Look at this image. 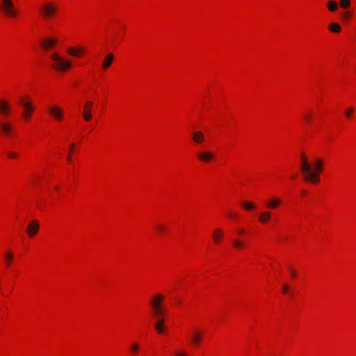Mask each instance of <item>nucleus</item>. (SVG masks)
Returning <instances> with one entry per match:
<instances>
[{"mask_svg":"<svg viewBox=\"0 0 356 356\" xmlns=\"http://www.w3.org/2000/svg\"><path fill=\"white\" fill-rule=\"evenodd\" d=\"M353 110H354L353 108H350L348 110H347L345 113L346 116L347 118H350Z\"/></svg>","mask_w":356,"mask_h":356,"instance_id":"30","label":"nucleus"},{"mask_svg":"<svg viewBox=\"0 0 356 356\" xmlns=\"http://www.w3.org/2000/svg\"><path fill=\"white\" fill-rule=\"evenodd\" d=\"M323 161L317 158L313 166L309 162L307 156L302 154L300 156V170L304 175L305 180L312 184H318L320 181L319 174L322 172Z\"/></svg>","mask_w":356,"mask_h":356,"instance_id":"1","label":"nucleus"},{"mask_svg":"<svg viewBox=\"0 0 356 356\" xmlns=\"http://www.w3.org/2000/svg\"><path fill=\"white\" fill-rule=\"evenodd\" d=\"M233 245L236 249H242L245 247V243L238 239H234L232 241Z\"/></svg>","mask_w":356,"mask_h":356,"instance_id":"27","label":"nucleus"},{"mask_svg":"<svg viewBox=\"0 0 356 356\" xmlns=\"http://www.w3.org/2000/svg\"><path fill=\"white\" fill-rule=\"evenodd\" d=\"M19 104L23 107L22 116L24 120L27 121L30 118L34 106L31 100L28 97H23Z\"/></svg>","mask_w":356,"mask_h":356,"instance_id":"5","label":"nucleus"},{"mask_svg":"<svg viewBox=\"0 0 356 356\" xmlns=\"http://www.w3.org/2000/svg\"><path fill=\"white\" fill-rule=\"evenodd\" d=\"M13 130V125L6 121L0 122V131L5 136H10Z\"/></svg>","mask_w":356,"mask_h":356,"instance_id":"9","label":"nucleus"},{"mask_svg":"<svg viewBox=\"0 0 356 356\" xmlns=\"http://www.w3.org/2000/svg\"><path fill=\"white\" fill-rule=\"evenodd\" d=\"M282 204L280 197H273L266 202V206L268 209H276Z\"/></svg>","mask_w":356,"mask_h":356,"instance_id":"15","label":"nucleus"},{"mask_svg":"<svg viewBox=\"0 0 356 356\" xmlns=\"http://www.w3.org/2000/svg\"><path fill=\"white\" fill-rule=\"evenodd\" d=\"M241 206L243 208L247 211L252 210L255 208L256 205L252 202L248 201H243L241 203Z\"/></svg>","mask_w":356,"mask_h":356,"instance_id":"23","label":"nucleus"},{"mask_svg":"<svg viewBox=\"0 0 356 356\" xmlns=\"http://www.w3.org/2000/svg\"><path fill=\"white\" fill-rule=\"evenodd\" d=\"M83 49L81 47L75 49L70 47L67 49V52L69 55L73 56H79L80 53L83 52Z\"/></svg>","mask_w":356,"mask_h":356,"instance_id":"20","label":"nucleus"},{"mask_svg":"<svg viewBox=\"0 0 356 356\" xmlns=\"http://www.w3.org/2000/svg\"><path fill=\"white\" fill-rule=\"evenodd\" d=\"M113 58H114V55L113 54L109 53V54H106V56L104 60V62L102 63V67L104 69L108 68L111 66V65L112 64Z\"/></svg>","mask_w":356,"mask_h":356,"instance_id":"19","label":"nucleus"},{"mask_svg":"<svg viewBox=\"0 0 356 356\" xmlns=\"http://www.w3.org/2000/svg\"><path fill=\"white\" fill-rule=\"evenodd\" d=\"M163 315L153 316L154 318L156 320L154 327H155L156 330L159 333L163 332L165 330V325H164L165 319L163 317Z\"/></svg>","mask_w":356,"mask_h":356,"instance_id":"11","label":"nucleus"},{"mask_svg":"<svg viewBox=\"0 0 356 356\" xmlns=\"http://www.w3.org/2000/svg\"><path fill=\"white\" fill-rule=\"evenodd\" d=\"M338 4L333 0H330L327 2V8L330 12H334L338 9Z\"/></svg>","mask_w":356,"mask_h":356,"instance_id":"24","label":"nucleus"},{"mask_svg":"<svg viewBox=\"0 0 356 356\" xmlns=\"http://www.w3.org/2000/svg\"><path fill=\"white\" fill-rule=\"evenodd\" d=\"M10 113V104L3 99H0V115L3 116H6L8 115Z\"/></svg>","mask_w":356,"mask_h":356,"instance_id":"12","label":"nucleus"},{"mask_svg":"<svg viewBox=\"0 0 356 356\" xmlns=\"http://www.w3.org/2000/svg\"><path fill=\"white\" fill-rule=\"evenodd\" d=\"M231 218H234V215L232 213H230L229 215Z\"/></svg>","mask_w":356,"mask_h":356,"instance_id":"39","label":"nucleus"},{"mask_svg":"<svg viewBox=\"0 0 356 356\" xmlns=\"http://www.w3.org/2000/svg\"><path fill=\"white\" fill-rule=\"evenodd\" d=\"M291 274L293 277L296 276V272L293 269H291Z\"/></svg>","mask_w":356,"mask_h":356,"instance_id":"37","label":"nucleus"},{"mask_svg":"<svg viewBox=\"0 0 356 356\" xmlns=\"http://www.w3.org/2000/svg\"><path fill=\"white\" fill-rule=\"evenodd\" d=\"M305 118L307 122H309L311 120L312 117L309 114H305Z\"/></svg>","mask_w":356,"mask_h":356,"instance_id":"35","label":"nucleus"},{"mask_svg":"<svg viewBox=\"0 0 356 356\" xmlns=\"http://www.w3.org/2000/svg\"><path fill=\"white\" fill-rule=\"evenodd\" d=\"M56 12L57 8L52 3H46L41 7V14L44 19H49L54 17Z\"/></svg>","mask_w":356,"mask_h":356,"instance_id":"6","label":"nucleus"},{"mask_svg":"<svg viewBox=\"0 0 356 356\" xmlns=\"http://www.w3.org/2000/svg\"><path fill=\"white\" fill-rule=\"evenodd\" d=\"M39 229V222L38 220H34L29 222L27 227V233L30 237L34 236Z\"/></svg>","mask_w":356,"mask_h":356,"instance_id":"10","label":"nucleus"},{"mask_svg":"<svg viewBox=\"0 0 356 356\" xmlns=\"http://www.w3.org/2000/svg\"><path fill=\"white\" fill-rule=\"evenodd\" d=\"M4 258H5V261L6 263L7 266H8L11 264L12 261L13 260L14 254L10 251H8L6 252Z\"/></svg>","mask_w":356,"mask_h":356,"instance_id":"26","label":"nucleus"},{"mask_svg":"<svg viewBox=\"0 0 356 356\" xmlns=\"http://www.w3.org/2000/svg\"><path fill=\"white\" fill-rule=\"evenodd\" d=\"M289 291V286L287 285H284L283 286V293H286Z\"/></svg>","mask_w":356,"mask_h":356,"instance_id":"36","label":"nucleus"},{"mask_svg":"<svg viewBox=\"0 0 356 356\" xmlns=\"http://www.w3.org/2000/svg\"><path fill=\"white\" fill-rule=\"evenodd\" d=\"M74 144H72V145H70V152H69V156H68V157H67V160H68V161H70V160H71L70 155H71V154H72V149H74Z\"/></svg>","mask_w":356,"mask_h":356,"instance_id":"31","label":"nucleus"},{"mask_svg":"<svg viewBox=\"0 0 356 356\" xmlns=\"http://www.w3.org/2000/svg\"><path fill=\"white\" fill-rule=\"evenodd\" d=\"M164 297L161 294L155 295L151 300V307L153 316L163 315L165 309L163 307Z\"/></svg>","mask_w":356,"mask_h":356,"instance_id":"4","label":"nucleus"},{"mask_svg":"<svg viewBox=\"0 0 356 356\" xmlns=\"http://www.w3.org/2000/svg\"><path fill=\"white\" fill-rule=\"evenodd\" d=\"M203 339V333L199 330H193L191 331L190 341L194 346L200 344Z\"/></svg>","mask_w":356,"mask_h":356,"instance_id":"8","label":"nucleus"},{"mask_svg":"<svg viewBox=\"0 0 356 356\" xmlns=\"http://www.w3.org/2000/svg\"><path fill=\"white\" fill-rule=\"evenodd\" d=\"M350 0H340L339 5L343 9H347L350 6Z\"/></svg>","mask_w":356,"mask_h":356,"instance_id":"28","label":"nucleus"},{"mask_svg":"<svg viewBox=\"0 0 356 356\" xmlns=\"http://www.w3.org/2000/svg\"><path fill=\"white\" fill-rule=\"evenodd\" d=\"M129 350L134 356H136L140 350V345L137 342L131 343L129 346Z\"/></svg>","mask_w":356,"mask_h":356,"instance_id":"22","label":"nucleus"},{"mask_svg":"<svg viewBox=\"0 0 356 356\" xmlns=\"http://www.w3.org/2000/svg\"><path fill=\"white\" fill-rule=\"evenodd\" d=\"M8 156L10 158H16L17 156L16 153L11 152L8 153Z\"/></svg>","mask_w":356,"mask_h":356,"instance_id":"33","label":"nucleus"},{"mask_svg":"<svg viewBox=\"0 0 356 356\" xmlns=\"http://www.w3.org/2000/svg\"><path fill=\"white\" fill-rule=\"evenodd\" d=\"M49 111L55 119L60 120L63 118V111L58 106H51Z\"/></svg>","mask_w":356,"mask_h":356,"instance_id":"13","label":"nucleus"},{"mask_svg":"<svg viewBox=\"0 0 356 356\" xmlns=\"http://www.w3.org/2000/svg\"><path fill=\"white\" fill-rule=\"evenodd\" d=\"M223 237L222 231L220 229H216L213 232V238L216 243H219Z\"/></svg>","mask_w":356,"mask_h":356,"instance_id":"21","label":"nucleus"},{"mask_svg":"<svg viewBox=\"0 0 356 356\" xmlns=\"http://www.w3.org/2000/svg\"><path fill=\"white\" fill-rule=\"evenodd\" d=\"M0 11L11 18L17 17L18 14L13 0H0Z\"/></svg>","mask_w":356,"mask_h":356,"instance_id":"3","label":"nucleus"},{"mask_svg":"<svg viewBox=\"0 0 356 356\" xmlns=\"http://www.w3.org/2000/svg\"><path fill=\"white\" fill-rule=\"evenodd\" d=\"M93 107V102L92 101H86L83 109V118L86 121H90L92 118V110Z\"/></svg>","mask_w":356,"mask_h":356,"instance_id":"7","label":"nucleus"},{"mask_svg":"<svg viewBox=\"0 0 356 356\" xmlns=\"http://www.w3.org/2000/svg\"><path fill=\"white\" fill-rule=\"evenodd\" d=\"M51 58L54 62L52 67L57 71L63 72L72 67L71 62L67 59L60 57L58 53L51 54Z\"/></svg>","mask_w":356,"mask_h":356,"instance_id":"2","label":"nucleus"},{"mask_svg":"<svg viewBox=\"0 0 356 356\" xmlns=\"http://www.w3.org/2000/svg\"><path fill=\"white\" fill-rule=\"evenodd\" d=\"M193 140L197 144H200L205 140V136L200 131H195L193 133Z\"/></svg>","mask_w":356,"mask_h":356,"instance_id":"17","label":"nucleus"},{"mask_svg":"<svg viewBox=\"0 0 356 356\" xmlns=\"http://www.w3.org/2000/svg\"><path fill=\"white\" fill-rule=\"evenodd\" d=\"M197 156L201 161L204 162H209L213 159L214 154L211 152L205 151L198 152Z\"/></svg>","mask_w":356,"mask_h":356,"instance_id":"16","label":"nucleus"},{"mask_svg":"<svg viewBox=\"0 0 356 356\" xmlns=\"http://www.w3.org/2000/svg\"><path fill=\"white\" fill-rule=\"evenodd\" d=\"M56 43H57L56 40L49 38H47V39H44L42 41H41L40 45L44 49L49 50V49H51L54 45H56Z\"/></svg>","mask_w":356,"mask_h":356,"instance_id":"14","label":"nucleus"},{"mask_svg":"<svg viewBox=\"0 0 356 356\" xmlns=\"http://www.w3.org/2000/svg\"><path fill=\"white\" fill-rule=\"evenodd\" d=\"M175 356H188L186 353L183 352H176Z\"/></svg>","mask_w":356,"mask_h":356,"instance_id":"34","label":"nucleus"},{"mask_svg":"<svg viewBox=\"0 0 356 356\" xmlns=\"http://www.w3.org/2000/svg\"><path fill=\"white\" fill-rule=\"evenodd\" d=\"M342 16L344 19H348L350 16V14L349 12H343L342 13Z\"/></svg>","mask_w":356,"mask_h":356,"instance_id":"32","label":"nucleus"},{"mask_svg":"<svg viewBox=\"0 0 356 356\" xmlns=\"http://www.w3.org/2000/svg\"><path fill=\"white\" fill-rule=\"evenodd\" d=\"M156 229L160 234H163L165 230V227L163 225H158Z\"/></svg>","mask_w":356,"mask_h":356,"instance_id":"29","label":"nucleus"},{"mask_svg":"<svg viewBox=\"0 0 356 356\" xmlns=\"http://www.w3.org/2000/svg\"><path fill=\"white\" fill-rule=\"evenodd\" d=\"M238 233L239 234H243L244 233V231H243V230H242V229H241V230H238Z\"/></svg>","mask_w":356,"mask_h":356,"instance_id":"38","label":"nucleus"},{"mask_svg":"<svg viewBox=\"0 0 356 356\" xmlns=\"http://www.w3.org/2000/svg\"><path fill=\"white\" fill-rule=\"evenodd\" d=\"M329 30L333 33H339L341 31V26L336 22H332L329 25Z\"/></svg>","mask_w":356,"mask_h":356,"instance_id":"25","label":"nucleus"},{"mask_svg":"<svg viewBox=\"0 0 356 356\" xmlns=\"http://www.w3.org/2000/svg\"><path fill=\"white\" fill-rule=\"evenodd\" d=\"M271 219V213L268 211L261 212L259 216V221L262 224L268 223Z\"/></svg>","mask_w":356,"mask_h":356,"instance_id":"18","label":"nucleus"}]
</instances>
